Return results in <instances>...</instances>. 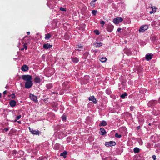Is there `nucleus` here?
<instances>
[{"label":"nucleus","mask_w":160,"mask_h":160,"mask_svg":"<svg viewBox=\"0 0 160 160\" xmlns=\"http://www.w3.org/2000/svg\"><path fill=\"white\" fill-rule=\"evenodd\" d=\"M22 79L26 82L31 81L32 80V77L29 75H23L22 76Z\"/></svg>","instance_id":"nucleus-1"},{"label":"nucleus","mask_w":160,"mask_h":160,"mask_svg":"<svg viewBox=\"0 0 160 160\" xmlns=\"http://www.w3.org/2000/svg\"><path fill=\"white\" fill-rule=\"evenodd\" d=\"M33 83L32 81H30L26 82L25 84V87L27 89H29L32 86Z\"/></svg>","instance_id":"nucleus-2"},{"label":"nucleus","mask_w":160,"mask_h":160,"mask_svg":"<svg viewBox=\"0 0 160 160\" xmlns=\"http://www.w3.org/2000/svg\"><path fill=\"white\" fill-rule=\"evenodd\" d=\"M148 27L147 25H142L140 28L139 31L140 32H143L147 30Z\"/></svg>","instance_id":"nucleus-3"},{"label":"nucleus","mask_w":160,"mask_h":160,"mask_svg":"<svg viewBox=\"0 0 160 160\" xmlns=\"http://www.w3.org/2000/svg\"><path fill=\"white\" fill-rule=\"evenodd\" d=\"M123 21V19L121 18H117L113 20V22L115 24H118Z\"/></svg>","instance_id":"nucleus-4"},{"label":"nucleus","mask_w":160,"mask_h":160,"mask_svg":"<svg viewBox=\"0 0 160 160\" xmlns=\"http://www.w3.org/2000/svg\"><path fill=\"white\" fill-rule=\"evenodd\" d=\"M29 129L31 132L33 134L39 135L40 133V132L38 130H35L32 128H31L30 127H29Z\"/></svg>","instance_id":"nucleus-5"},{"label":"nucleus","mask_w":160,"mask_h":160,"mask_svg":"<svg viewBox=\"0 0 160 160\" xmlns=\"http://www.w3.org/2000/svg\"><path fill=\"white\" fill-rule=\"evenodd\" d=\"M29 97L31 100L35 102H37V98L36 96L34 95L33 94H31L30 95Z\"/></svg>","instance_id":"nucleus-6"},{"label":"nucleus","mask_w":160,"mask_h":160,"mask_svg":"<svg viewBox=\"0 0 160 160\" xmlns=\"http://www.w3.org/2000/svg\"><path fill=\"white\" fill-rule=\"evenodd\" d=\"M113 26L112 24H108L107 28V30L108 32H111L113 31Z\"/></svg>","instance_id":"nucleus-7"},{"label":"nucleus","mask_w":160,"mask_h":160,"mask_svg":"<svg viewBox=\"0 0 160 160\" xmlns=\"http://www.w3.org/2000/svg\"><path fill=\"white\" fill-rule=\"evenodd\" d=\"M52 46V45H50V44L47 43L43 45V48L45 49H48L50 48Z\"/></svg>","instance_id":"nucleus-8"},{"label":"nucleus","mask_w":160,"mask_h":160,"mask_svg":"<svg viewBox=\"0 0 160 160\" xmlns=\"http://www.w3.org/2000/svg\"><path fill=\"white\" fill-rule=\"evenodd\" d=\"M150 9H152V11L150 12V13L151 14L154 13L156 12L157 8L155 6H151L150 8Z\"/></svg>","instance_id":"nucleus-9"},{"label":"nucleus","mask_w":160,"mask_h":160,"mask_svg":"<svg viewBox=\"0 0 160 160\" xmlns=\"http://www.w3.org/2000/svg\"><path fill=\"white\" fill-rule=\"evenodd\" d=\"M89 101H91L93 102L95 104L97 103V100L96 98H95L94 96H92L89 97Z\"/></svg>","instance_id":"nucleus-10"},{"label":"nucleus","mask_w":160,"mask_h":160,"mask_svg":"<svg viewBox=\"0 0 160 160\" xmlns=\"http://www.w3.org/2000/svg\"><path fill=\"white\" fill-rule=\"evenodd\" d=\"M34 81L37 83H39L41 82V79L39 76H36L34 78Z\"/></svg>","instance_id":"nucleus-11"},{"label":"nucleus","mask_w":160,"mask_h":160,"mask_svg":"<svg viewBox=\"0 0 160 160\" xmlns=\"http://www.w3.org/2000/svg\"><path fill=\"white\" fill-rule=\"evenodd\" d=\"M152 54H147L145 56L146 59L147 61H149L152 58Z\"/></svg>","instance_id":"nucleus-12"},{"label":"nucleus","mask_w":160,"mask_h":160,"mask_svg":"<svg viewBox=\"0 0 160 160\" xmlns=\"http://www.w3.org/2000/svg\"><path fill=\"white\" fill-rule=\"evenodd\" d=\"M21 69L23 71H26L28 69V67L26 65H24L21 67Z\"/></svg>","instance_id":"nucleus-13"},{"label":"nucleus","mask_w":160,"mask_h":160,"mask_svg":"<svg viewBox=\"0 0 160 160\" xmlns=\"http://www.w3.org/2000/svg\"><path fill=\"white\" fill-rule=\"evenodd\" d=\"M9 104L11 107H13L15 106L16 105V102L14 100H12L10 102Z\"/></svg>","instance_id":"nucleus-14"},{"label":"nucleus","mask_w":160,"mask_h":160,"mask_svg":"<svg viewBox=\"0 0 160 160\" xmlns=\"http://www.w3.org/2000/svg\"><path fill=\"white\" fill-rule=\"evenodd\" d=\"M156 102L154 100H152L149 102L148 103V105L149 106H152L154 105Z\"/></svg>","instance_id":"nucleus-15"},{"label":"nucleus","mask_w":160,"mask_h":160,"mask_svg":"<svg viewBox=\"0 0 160 160\" xmlns=\"http://www.w3.org/2000/svg\"><path fill=\"white\" fill-rule=\"evenodd\" d=\"M45 39L48 40L51 37V35L50 33H47L45 35Z\"/></svg>","instance_id":"nucleus-16"},{"label":"nucleus","mask_w":160,"mask_h":160,"mask_svg":"<svg viewBox=\"0 0 160 160\" xmlns=\"http://www.w3.org/2000/svg\"><path fill=\"white\" fill-rule=\"evenodd\" d=\"M100 132H99V133L101 135H104L106 133V132L105 129L103 128H101L100 129Z\"/></svg>","instance_id":"nucleus-17"},{"label":"nucleus","mask_w":160,"mask_h":160,"mask_svg":"<svg viewBox=\"0 0 160 160\" xmlns=\"http://www.w3.org/2000/svg\"><path fill=\"white\" fill-rule=\"evenodd\" d=\"M72 60L73 62L75 63L78 62L79 61L77 57L72 58Z\"/></svg>","instance_id":"nucleus-18"},{"label":"nucleus","mask_w":160,"mask_h":160,"mask_svg":"<svg viewBox=\"0 0 160 160\" xmlns=\"http://www.w3.org/2000/svg\"><path fill=\"white\" fill-rule=\"evenodd\" d=\"M67 154V152L66 151H64L63 152L61 153L60 154V156H63L64 158L66 157V155Z\"/></svg>","instance_id":"nucleus-19"},{"label":"nucleus","mask_w":160,"mask_h":160,"mask_svg":"<svg viewBox=\"0 0 160 160\" xmlns=\"http://www.w3.org/2000/svg\"><path fill=\"white\" fill-rule=\"evenodd\" d=\"M107 122L105 121H103L101 122L100 126H106L107 125Z\"/></svg>","instance_id":"nucleus-20"},{"label":"nucleus","mask_w":160,"mask_h":160,"mask_svg":"<svg viewBox=\"0 0 160 160\" xmlns=\"http://www.w3.org/2000/svg\"><path fill=\"white\" fill-rule=\"evenodd\" d=\"M134 152H135V153H138L139 151H140V149L139 148H135L134 149Z\"/></svg>","instance_id":"nucleus-21"},{"label":"nucleus","mask_w":160,"mask_h":160,"mask_svg":"<svg viewBox=\"0 0 160 160\" xmlns=\"http://www.w3.org/2000/svg\"><path fill=\"white\" fill-rule=\"evenodd\" d=\"M107 60V59L106 58H103V57L101 58L100 59V61L101 62H105Z\"/></svg>","instance_id":"nucleus-22"},{"label":"nucleus","mask_w":160,"mask_h":160,"mask_svg":"<svg viewBox=\"0 0 160 160\" xmlns=\"http://www.w3.org/2000/svg\"><path fill=\"white\" fill-rule=\"evenodd\" d=\"M109 142L111 146H114L116 144L115 142L114 141H110Z\"/></svg>","instance_id":"nucleus-23"},{"label":"nucleus","mask_w":160,"mask_h":160,"mask_svg":"<svg viewBox=\"0 0 160 160\" xmlns=\"http://www.w3.org/2000/svg\"><path fill=\"white\" fill-rule=\"evenodd\" d=\"M115 136L117 138H120L121 137V134H119L117 133H116L115 134Z\"/></svg>","instance_id":"nucleus-24"},{"label":"nucleus","mask_w":160,"mask_h":160,"mask_svg":"<svg viewBox=\"0 0 160 160\" xmlns=\"http://www.w3.org/2000/svg\"><path fill=\"white\" fill-rule=\"evenodd\" d=\"M96 1H97V0H93V1H92L90 3L92 7H94V5H95L94 2H95Z\"/></svg>","instance_id":"nucleus-25"},{"label":"nucleus","mask_w":160,"mask_h":160,"mask_svg":"<svg viewBox=\"0 0 160 160\" xmlns=\"http://www.w3.org/2000/svg\"><path fill=\"white\" fill-rule=\"evenodd\" d=\"M46 86L48 89H50L52 87V85L51 84H47Z\"/></svg>","instance_id":"nucleus-26"},{"label":"nucleus","mask_w":160,"mask_h":160,"mask_svg":"<svg viewBox=\"0 0 160 160\" xmlns=\"http://www.w3.org/2000/svg\"><path fill=\"white\" fill-rule=\"evenodd\" d=\"M102 45V43L101 42L98 43L96 45V47H98Z\"/></svg>","instance_id":"nucleus-27"},{"label":"nucleus","mask_w":160,"mask_h":160,"mask_svg":"<svg viewBox=\"0 0 160 160\" xmlns=\"http://www.w3.org/2000/svg\"><path fill=\"white\" fill-rule=\"evenodd\" d=\"M127 95V94L126 93H125L123 94H122L121 95V97L122 98H124Z\"/></svg>","instance_id":"nucleus-28"},{"label":"nucleus","mask_w":160,"mask_h":160,"mask_svg":"<svg viewBox=\"0 0 160 160\" xmlns=\"http://www.w3.org/2000/svg\"><path fill=\"white\" fill-rule=\"evenodd\" d=\"M92 13L94 15H95L97 13V11L95 10H93L92 11Z\"/></svg>","instance_id":"nucleus-29"},{"label":"nucleus","mask_w":160,"mask_h":160,"mask_svg":"<svg viewBox=\"0 0 160 160\" xmlns=\"http://www.w3.org/2000/svg\"><path fill=\"white\" fill-rule=\"evenodd\" d=\"M105 145L107 147L111 146L109 142H106L105 143Z\"/></svg>","instance_id":"nucleus-30"},{"label":"nucleus","mask_w":160,"mask_h":160,"mask_svg":"<svg viewBox=\"0 0 160 160\" xmlns=\"http://www.w3.org/2000/svg\"><path fill=\"white\" fill-rule=\"evenodd\" d=\"M94 32L97 35H98L99 34V32L98 30H95L94 31Z\"/></svg>","instance_id":"nucleus-31"},{"label":"nucleus","mask_w":160,"mask_h":160,"mask_svg":"<svg viewBox=\"0 0 160 160\" xmlns=\"http://www.w3.org/2000/svg\"><path fill=\"white\" fill-rule=\"evenodd\" d=\"M60 9L61 11H66V8H63L62 7H61L60 8Z\"/></svg>","instance_id":"nucleus-32"},{"label":"nucleus","mask_w":160,"mask_h":160,"mask_svg":"<svg viewBox=\"0 0 160 160\" xmlns=\"http://www.w3.org/2000/svg\"><path fill=\"white\" fill-rule=\"evenodd\" d=\"M100 23L101 25H104V24H105V22L103 21H101L100 22Z\"/></svg>","instance_id":"nucleus-33"},{"label":"nucleus","mask_w":160,"mask_h":160,"mask_svg":"<svg viewBox=\"0 0 160 160\" xmlns=\"http://www.w3.org/2000/svg\"><path fill=\"white\" fill-rule=\"evenodd\" d=\"M81 47H82V48H83L82 46L81 45H78L77 46V47H76V48H81Z\"/></svg>","instance_id":"nucleus-34"},{"label":"nucleus","mask_w":160,"mask_h":160,"mask_svg":"<svg viewBox=\"0 0 160 160\" xmlns=\"http://www.w3.org/2000/svg\"><path fill=\"white\" fill-rule=\"evenodd\" d=\"M83 48H76V49L78 50V51H81L82 50Z\"/></svg>","instance_id":"nucleus-35"},{"label":"nucleus","mask_w":160,"mask_h":160,"mask_svg":"<svg viewBox=\"0 0 160 160\" xmlns=\"http://www.w3.org/2000/svg\"><path fill=\"white\" fill-rule=\"evenodd\" d=\"M15 97V95L14 94L11 95V98H14Z\"/></svg>","instance_id":"nucleus-36"},{"label":"nucleus","mask_w":160,"mask_h":160,"mask_svg":"<svg viewBox=\"0 0 160 160\" xmlns=\"http://www.w3.org/2000/svg\"><path fill=\"white\" fill-rule=\"evenodd\" d=\"M9 130V128H5L3 129V131H4L5 132H7Z\"/></svg>","instance_id":"nucleus-37"},{"label":"nucleus","mask_w":160,"mask_h":160,"mask_svg":"<svg viewBox=\"0 0 160 160\" xmlns=\"http://www.w3.org/2000/svg\"><path fill=\"white\" fill-rule=\"evenodd\" d=\"M21 117V115H19L16 117V119L17 120H19Z\"/></svg>","instance_id":"nucleus-38"},{"label":"nucleus","mask_w":160,"mask_h":160,"mask_svg":"<svg viewBox=\"0 0 160 160\" xmlns=\"http://www.w3.org/2000/svg\"><path fill=\"white\" fill-rule=\"evenodd\" d=\"M122 30V29L120 28H118L117 30V31L118 32H121V30Z\"/></svg>","instance_id":"nucleus-39"},{"label":"nucleus","mask_w":160,"mask_h":160,"mask_svg":"<svg viewBox=\"0 0 160 160\" xmlns=\"http://www.w3.org/2000/svg\"><path fill=\"white\" fill-rule=\"evenodd\" d=\"M66 119V118L65 117H62V120L63 121H65Z\"/></svg>","instance_id":"nucleus-40"},{"label":"nucleus","mask_w":160,"mask_h":160,"mask_svg":"<svg viewBox=\"0 0 160 160\" xmlns=\"http://www.w3.org/2000/svg\"><path fill=\"white\" fill-rule=\"evenodd\" d=\"M152 158L154 160H155L156 159V156L155 155H153L152 156Z\"/></svg>","instance_id":"nucleus-41"},{"label":"nucleus","mask_w":160,"mask_h":160,"mask_svg":"<svg viewBox=\"0 0 160 160\" xmlns=\"http://www.w3.org/2000/svg\"><path fill=\"white\" fill-rule=\"evenodd\" d=\"M23 47H24L23 48H24V49L25 48V49H27V46L26 45H24Z\"/></svg>","instance_id":"nucleus-42"},{"label":"nucleus","mask_w":160,"mask_h":160,"mask_svg":"<svg viewBox=\"0 0 160 160\" xmlns=\"http://www.w3.org/2000/svg\"><path fill=\"white\" fill-rule=\"evenodd\" d=\"M7 92V91H4V92H3V94H5Z\"/></svg>","instance_id":"nucleus-43"},{"label":"nucleus","mask_w":160,"mask_h":160,"mask_svg":"<svg viewBox=\"0 0 160 160\" xmlns=\"http://www.w3.org/2000/svg\"><path fill=\"white\" fill-rule=\"evenodd\" d=\"M140 126H138L137 127V129H139L140 128Z\"/></svg>","instance_id":"nucleus-44"},{"label":"nucleus","mask_w":160,"mask_h":160,"mask_svg":"<svg viewBox=\"0 0 160 160\" xmlns=\"http://www.w3.org/2000/svg\"><path fill=\"white\" fill-rule=\"evenodd\" d=\"M56 145L58 146L57 148L56 149H58V144H56Z\"/></svg>","instance_id":"nucleus-45"},{"label":"nucleus","mask_w":160,"mask_h":160,"mask_svg":"<svg viewBox=\"0 0 160 160\" xmlns=\"http://www.w3.org/2000/svg\"><path fill=\"white\" fill-rule=\"evenodd\" d=\"M27 34H28V35H29L30 34V32H27Z\"/></svg>","instance_id":"nucleus-46"},{"label":"nucleus","mask_w":160,"mask_h":160,"mask_svg":"<svg viewBox=\"0 0 160 160\" xmlns=\"http://www.w3.org/2000/svg\"><path fill=\"white\" fill-rule=\"evenodd\" d=\"M24 48H21V50H22V51H23V50H24Z\"/></svg>","instance_id":"nucleus-47"},{"label":"nucleus","mask_w":160,"mask_h":160,"mask_svg":"<svg viewBox=\"0 0 160 160\" xmlns=\"http://www.w3.org/2000/svg\"><path fill=\"white\" fill-rule=\"evenodd\" d=\"M21 152L22 154H23V152H22V151H21Z\"/></svg>","instance_id":"nucleus-48"},{"label":"nucleus","mask_w":160,"mask_h":160,"mask_svg":"<svg viewBox=\"0 0 160 160\" xmlns=\"http://www.w3.org/2000/svg\"><path fill=\"white\" fill-rule=\"evenodd\" d=\"M159 101L160 103V98H159Z\"/></svg>","instance_id":"nucleus-49"},{"label":"nucleus","mask_w":160,"mask_h":160,"mask_svg":"<svg viewBox=\"0 0 160 160\" xmlns=\"http://www.w3.org/2000/svg\"><path fill=\"white\" fill-rule=\"evenodd\" d=\"M1 94L0 93V97H1Z\"/></svg>","instance_id":"nucleus-50"},{"label":"nucleus","mask_w":160,"mask_h":160,"mask_svg":"<svg viewBox=\"0 0 160 160\" xmlns=\"http://www.w3.org/2000/svg\"><path fill=\"white\" fill-rule=\"evenodd\" d=\"M141 144V145H142V143H141V144Z\"/></svg>","instance_id":"nucleus-51"}]
</instances>
